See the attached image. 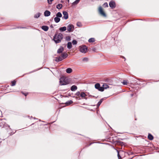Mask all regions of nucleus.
Masks as SVG:
<instances>
[{
  "mask_svg": "<svg viewBox=\"0 0 159 159\" xmlns=\"http://www.w3.org/2000/svg\"><path fill=\"white\" fill-rule=\"evenodd\" d=\"M63 38V36L61 33H56L54 36L53 40L56 43H59Z\"/></svg>",
  "mask_w": 159,
  "mask_h": 159,
  "instance_id": "obj_1",
  "label": "nucleus"
},
{
  "mask_svg": "<svg viewBox=\"0 0 159 159\" xmlns=\"http://www.w3.org/2000/svg\"><path fill=\"white\" fill-rule=\"evenodd\" d=\"M80 52L85 53L87 51V48L85 45L81 46L80 47Z\"/></svg>",
  "mask_w": 159,
  "mask_h": 159,
  "instance_id": "obj_2",
  "label": "nucleus"
},
{
  "mask_svg": "<svg viewBox=\"0 0 159 159\" xmlns=\"http://www.w3.org/2000/svg\"><path fill=\"white\" fill-rule=\"evenodd\" d=\"M98 12L99 14L103 16L106 17V14L102 8L101 6L99 7Z\"/></svg>",
  "mask_w": 159,
  "mask_h": 159,
  "instance_id": "obj_3",
  "label": "nucleus"
},
{
  "mask_svg": "<svg viewBox=\"0 0 159 159\" xmlns=\"http://www.w3.org/2000/svg\"><path fill=\"white\" fill-rule=\"evenodd\" d=\"M67 28V31L70 32H73L74 29V25L70 24L68 25Z\"/></svg>",
  "mask_w": 159,
  "mask_h": 159,
  "instance_id": "obj_4",
  "label": "nucleus"
},
{
  "mask_svg": "<svg viewBox=\"0 0 159 159\" xmlns=\"http://www.w3.org/2000/svg\"><path fill=\"white\" fill-rule=\"evenodd\" d=\"M110 7L111 8H114L116 7L115 3L113 1H111L109 3Z\"/></svg>",
  "mask_w": 159,
  "mask_h": 159,
  "instance_id": "obj_5",
  "label": "nucleus"
},
{
  "mask_svg": "<svg viewBox=\"0 0 159 159\" xmlns=\"http://www.w3.org/2000/svg\"><path fill=\"white\" fill-rule=\"evenodd\" d=\"M63 17L66 20L68 18V13L66 11H63Z\"/></svg>",
  "mask_w": 159,
  "mask_h": 159,
  "instance_id": "obj_6",
  "label": "nucleus"
},
{
  "mask_svg": "<svg viewBox=\"0 0 159 159\" xmlns=\"http://www.w3.org/2000/svg\"><path fill=\"white\" fill-rule=\"evenodd\" d=\"M42 29L45 31H47L49 29L48 27L46 25L42 26L41 27Z\"/></svg>",
  "mask_w": 159,
  "mask_h": 159,
  "instance_id": "obj_7",
  "label": "nucleus"
},
{
  "mask_svg": "<svg viewBox=\"0 0 159 159\" xmlns=\"http://www.w3.org/2000/svg\"><path fill=\"white\" fill-rule=\"evenodd\" d=\"M51 13L50 11L48 10H46L44 12V15L45 16H48L50 15Z\"/></svg>",
  "mask_w": 159,
  "mask_h": 159,
  "instance_id": "obj_8",
  "label": "nucleus"
},
{
  "mask_svg": "<svg viewBox=\"0 0 159 159\" xmlns=\"http://www.w3.org/2000/svg\"><path fill=\"white\" fill-rule=\"evenodd\" d=\"M63 60V58L61 56H60L58 57H56L55 61L57 62L61 61Z\"/></svg>",
  "mask_w": 159,
  "mask_h": 159,
  "instance_id": "obj_9",
  "label": "nucleus"
},
{
  "mask_svg": "<svg viewBox=\"0 0 159 159\" xmlns=\"http://www.w3.org/2000/svg\"><path fill=\"white\" fill-rule=\"evenodd\" d=\"M67 28L65 26L60 27L59 29V30L61 32H63L66 31Z\"/></svg>",
  "mask_w": 159,
  "mask_h": 159,
  "instance_id": "obj_10",
  "label": "nucleus"
},
{
  "mask_svg": "<svg viewBox=\"0 0 159 159\" xmlns=\"http://www.w3.org/2000/svg\"><path fill=\"white\" fill-rule=\"evenodd\" d=\"M77 89V87L75 85H73L71 88V90L72 91H75Z\"/></svg>",
  "mask_w": 159,
  "mask_h": 159,
  "instance_id": "obj_11",
  "label": "nucleus"
},
{
  "mask_svg": "<svg viewBox=\"0 0 159 159\" xmlns=\"http://www.w3.org/2000/svg\"><path fill=\"white\" fill-rule=\"evenodd\" d=\"M63 51V48L62 47H61L57 50V53H61Z\"/></svg>",
  "mask_w": 159,
  "mask_h": 159,
  "instance_id": "obj_12",
  "label": "nucleus"
},
{
  "mask_svg": "<svg viewBox=\"0 0 159 159\" xmlns=\"http://www.w3.org/2000/svg\"><path fill=\"white\" fill-rule=\"evenodd\" d=\"M80 96L82 98H85V97L87 96V95L84 92H82L80 93Z\"/></svg>",
  "mask_w": 159,
  "mask_h": 159,
  "instance_id": "obj_13",
  "label": "nucleus"
},
{
  "mask_svg": "<svg viewBox=\"0 0 159 159\" xmlns=\"http://www.w3.org/2000/svg\"><path fill=\"white\" fill-rule=\"evenodd\" d=\"M148 138L149 140H152L153 139V137L151 134H149L148 136Z\"/></svg>",
  "mask_w": 159,
  "mask_h": 159,
  "instance_id": "obj_14",
  "label": "nucleus"
},
{
  "mask_svg": "<svg viewBox=\"0 0 159 159\" xmlns=\"http://www.w3.org/2000/svg\"><path fill=\"white\" fill-rule=\"evenodd\" d=\"M41 15V13L39 12H38L34 15V17L35 18H38Z\"/></svg>",
  "mask_w": 159,
  "mask_h": 159,
  "instance_id": "obj_15",
  "label": "nucleus"
},
{
  "mask_svg": "<svg viewBox=\"0 0 159 159\" xmlns=\"http://www.w3.org/2000/svg\"><path fill=\"white\" fill-rule=\"evenodd\" d=\"M54 21L56 23H58V22H59L60 21V19L59 17H56L54 18Z\"/></svg>",
  "mask_w": 159,
  "mask_h": 159,
  "instance_id": "obj_16",
  "label": "nucleus"
},
{
  "mask_svg": "<svg viewBox=\"0 0 159 159\" xmlns=\"http://www.w3.org/2000/svg\"><path fill=\"white\" fill-rule=\"evenodd\" d=\"M72 70L70 68H68L66 70V72L67 73H70L72 72Z\"/></svg>",
  "mask_w": 159,
  "mask_h": 159,
  "instance_id": "obj_17",
  "label": "nucleus"
},
{
  "mask_svg": "<svg viewBox=\"0 0 159 159\" xmlns=\"http://www.w3.org/2000/svg\"><path fill=\"white\" fill-rule=\"evenodd\" d=\"M67 47L69 49H70L72 48V43L70 42H69L67 43Z\"/></svg>",
  "mask_w": 159,
  "mask_h": 159,
  "instance_id": "obj_18",
  "label": "nucleus"
},
{
  "mask_svg": "<svg viewBox=\"0 0 159 159\" xmlns=\"http://www.w3.org/2000/svg\"><path fill=\"white\" fill-rule=\"evenodd\" d=\"M68 55L67 53H64L62 54L61 55V57L63 59H64L65 58H66L67 57Z\"/></svg>",
  "mask_w": 159,
  "mask_h": 159,
  "instance_id": "obj_19",
  "label": "nucleus"
},
{
  "mask_svg": "<svg viewBox=\"0 0 159 159\" xmlns=\"http://www.w3.org/2000/svg\"><path fill=\"white\" fill-rule=\"evenodd\" d=\"M62 7V5L61 4H59L57 6V8L60 9H61Z\"/></svg>",
  "mask_w": 159,
  "mask_h": 159,
  "instance_id": "obj_20",
  "label": "nucleus"
},
{
  "mask_svg": "<svg viewBox=\"0 0 159 159\" xmlns=\"http://www.w3.org/2000/svg\"><path fill=\"white\" fill-rule=\"evenodd\" d=\"M103 87L104 89H106L107 88H109L108 85L106 83L103 84Z\"/></svg>",
  "mask_w": 159,
  "mask_h": 159,
  "instance_id": "obj_21",
  "label": "nucleus"
},
{
  "mask_svg": "<svg viewBox=\"0 0 159 159\" xmlns=\"http://www.w3.org/2000/svg\"><path fill=\"white\" fill-rule=\"evenodd\" d=\"M62 15L60 12H58L56 14V17H62Z\"/></svg>",
  "mask_w": 159,
  "mask_h": 159,
  "instance_id": "obj_22",
  "label": "nucleus"
},
{
  "mask_svg": "<svg viewBox=\"0 0 159 159\" xmlns=\"http://www.w3.org/2000/svg\"><path fill=\"white\" fill-rule=\"evenodd\" d=\"M103 100V99H101L98 102V103L97 104V107H98L101 104V103L102 102Z\"/></svg>",
  "mask_w": 159,
  "mask_h": 159,
  "instance_id": "obj_23",
  "label": "nucleus"
},
{
  "mask_svg": "<svg viewBox=\"0 0 159 159\" xmlns=\"http://www.w3.org/2000/svg\"><path fill=\"white\" fill-rule=\"evenodd\" d=\"M100 87V85L98 83L96 84L95 85V88L97 89H99V88Z\"/></svg>",
  "mask_w": 159,
  "mask_h": 159,
  "instance_id": "obj_24",
  "label": "nucleus"
},
{
  "mask_svg": "<svg viewBox=\"0 0 159 159\" xmlns=\"http://www.w3.org/2000/svg\"><path fill=\"white\" fill-rule=\"evenodd\" d=\"M95 41V39L93 38H91L89 39V43L93 42Z\"/></svg>",
  "mask_w": 159,
  "mask_h": 159,
  "instance_id": "obj_25",
  "label": "nucleus"
},
{
  "mask_svg": "<svg viewBox=\"0 0 159 159\" xmlns=\"http://www.w3.org/2000/svg\"><path fill=\"white\" fill-rule=\"evenodd\" d=\"M72 102H73L71 100H70V101H68L66 103V104L67 105H69L71 104V103H72Z\"/></svg>",
  "mask_w": 159,
  "mask_h": 159,
  "instance_id": "obj_26",
  "label": "nucleus"
},
{
  "mask_svg": "<svg viewBox=\"0 0 159 159\" xmlns=\"http://www.w3.org/2000/svg\"><path fill=\"white\" fill-rule=\"evenodd\" d=\"M122 83L124 85H127L128 84V81L127 80H124Z\"/></svg>",
  "mask_w": 159,
  "mask_h": 159,
  "instance_id": "obj_27",
  "label": "nucleus"
},
{
  "mask_svg": "<svg viewBox=\"0 0 159 159\" xmlns=\"http://www.w3.org/2000/svg\"><path fill=\"white\" fill-rule=\"evenodd\" d=\"M66 40L69 41L70 40V37L69 36H67L65 38Z\"/></svg>",
  "mask_w": 159,
  "mask_h": 159,
  "instance_id": "obj_28",
  "label": "nucleus"
},
{
  "mask_svg": "<svg viewBox=\"0 0 159 159\" xmlns=\"http://www.w3.org/2000/svg\"><path fill=\"white\" fill-rule=\"evenodd\" d=\"M98 90L100 91H103L104 90L103 87H100L99 89H98Z\"/></svg>",
  "mask_w": 159,
  "mask_h": 159,
  "instance_id": "obj_29",
  "label": "nucleus"
},
{
  "mask_svg": "<svg viewBox=\"0 0 159 159\" xmlns=\"http://www.w3.org/2000/svg\"><path fill=\"white\" fill-rule=\"evenodd\" d=\"M63 80V78H61V79H60V83L61 84V85H65V84H65V83H63V82H62V81Z\"/></svg>",
  "mask_w": 159,
  "mask_h": 159,
  "instance_id": "obj_30",
  "label": "nucleus"
},
{
  "mask_svg": "<svg viewBox=\"0 0 159 159\" xmlns=\"http://www.w3.org/2000/svg\"><path fill=\"white\" fill-rule=\"evenodd\" d=\"M16 84V81L15 80L11 82V86H15Z\"/></svg>",
  "mask_w": 159,
  "mask_h": 159,
  "instance_id": "obj_31",
  "label": "nucleus"
},
{
  "mask_svg": "<svg viewBox=\"0 0 159 159\" xmlns=\"http://www.w3.org/2000/svg\"><path fill=\"white\" fill-rule=\"evenodd\" d=\"M103 6L104 7H108V5L107 2H105L104 3L103 5Z\"/></svg>",
  "mask_w": 159,
  "mask_h": 159,
  "instance_id": "obj_32",
  "label": "nucleus"
},
{
  "mask_svg": "<svg viewBox=\"0 0 159 159\" xmlns=\"http://www.w3.org/2000/svg\"><path fill=\"white\" fill-rule=\"evenodd\" d=\"M72 43L73 45H75L77 43V42L75 40H73L72 42Z\"/></svg>",
  "mask_w": 159,
  "mask_h": 159,
  "instance_id": "obj_33",
  "label": "nucleus"
},
{
  "mask_svg": "<svg viewBox=\"0 0 159 159\" xmlns=\"http://www.w3.org/2000/svg\"><path fill=\"white\" fill-rule=\"evenodd\" d=\"M53 0H48V2L49 4H52V2L53 1Z\"/></svg>",
  "mask_w": 159,
  "mask_h": 159,
  "instance_id": "obj_34",
  "label": "nucleus"
},
{
  "mask_svg": "<svg viewBox=\"0 0 159 159\" xmlns=\"http://www.w3.org/2000/svg\"><path fill=\"white\" fill-rule=\"evenodd\" d=\"M88 59L87 58H83V61H88Z\"/></svg>",
  "mask_w": 159,
  "mask_h": 159,
  "instance_id": "obj_35",
  "label": "nucleus"
},
{
  "mask_svg": "<svg viewBox=\"0 0 159 159\" xmlns=\"http://www.w3.org/2000/svg\"><path fill=\"white\" fill-rule=\"evenodd\" d=\"M77 25L79 26V27H80L81 26V23H80V22H77Z\"/></svg>",
  "mask_w": 159,
  "mask_h": 159,
  "instance_id": "obj_36",
  "label": "nucleus"
},
{
  "mask_svg": "<svg viewBox=\"0 0 159 159\" xmlns=\"http://www.w3.org/2000/svg\"><path fill=\"white\" fill-rule=\"evenodd\" d=\"M80 95V92H77L76 93L75 95L77 96H79Z\"/></svg>",
  "mask_w": 159,
  "mask_h": 159,
  "instance_id": "obj_37",
  "label": "nucleus"
},
{
  "mask_svg": "<svg viewBox=\"0 0 159 159\" xmlns=\"http://www.w3.org/2000/svg\"><path fill=\"white\" fill-rule=\"evenodd\" d=\"M117 152H118L117 156H118V157L119 158V159H121L120 156V155H119V152L118 151H117Z\"/></svg>",
  "mask_w": 159,
  "mask_h": 159,
  "instance_id": "obj_38",
  "label": "nucleus"
},
{
  "mask_svg": "<svg viewBox=\"0 0 159 159\" xmlns=\"http://www.w3.org/2000/svg\"><path fill=\"white\" fill-rule=\"evenodd\" d=\"M78 2H76V1H75L73 3H72V5H75V4H78Z\"/></svg>",
  "mask_w": 159,
  "mask_h": 159,
  "instance_id": "obj_39",
  "label": "nucleus"
},
{
  "mask_svg": "<svg viewBox=\"0 0 159 159\" xmlns=\"http://www.w3.org/2000/svg\"><path fill=\"white\" fill-rule=\"evenodd\" d=\"M75 1H76V2L79 3V1H80V0H76Z\"/></svg>",
  "mask_w": 159,
  "mask_h": 159,
  "instance_id": "obj_40",
  "label": "nucleus"
},
{
  "mask_svg": "<svg viewBox=\"0 0 159 159\" xmlns=\"http://www.w3.org/2000/svg\"><path fill=\"white\" fill-rule=\"evenodd\" d=\"M92 50H93V51H95V48H93V49Z\"/></svg>",
  "mask_w": 159,
  "mask_h": 159,
  "instance_id": "obj_41",
  "label": "nucleus"
},
{
  "mask_svg": "<svg viewBox=\"0 0 159 159\" xmlns=\"http://www.w3.org/2000/svg\"><path fill=\"white\" fill-rule=\"evenodd\" d=\"M121 57H122V58H124L125 59V58L124 57H123V56H122Z\"/></svg>",
  "mask_w": 159,
  "mask_h": 159,
  "instance_id": "obj_42",
  "label": "nucleus"
},
{
  "mask_svg": "<svg viewBox=\"0 0 159 159\" xmlns=\"http://www.w3.org/2000/svg\"><path fill=\"white\" fill-rule=\"evenodd\" d=\"M50 27H51V28H53V26H52V25H51V26H50Z\"/></svg>",
  "mask_w": 159,
  "mask_h": 159,
  "instance_id": "obj_43",
  "label": "nucleus"
},
{
  "mask_svg": "<svg viewBox=\"0 0 159 159\" xmlns=\"http://www.w3.org/2000/svg\"><path fill=\"white\" fill-rule=\"evenodd\" d=\"M24 95H25V96H26L27 95V94L25 93V94H24Z\"/></svg>",
  "mask_w": 159,
  "mask_h": 159,
  "instance_id": "obj_44",
  "label": "nucleus"
},
{
  "mask_svg": "<svg viewBox=\"0 0 159 159\" xmlns=\"http://www.w3.org/2000/svg\"><path fill=\"white\" fill-rule=\"evenodd\" d=\"M133 96V94H131V96Z\"/></svg>",
  "mask_w": 159,
  "mask_h": 159,
  "instance_id": "obj_45",
  "label": "nucleus"
},
{
  "mask_svg": "<svg viewBox=\"0 0 159 159\" xmlns=\"http://www.w3.org/2000/svg\"><path fill=\"white\" fill-rule=\"evenodd\" d=\"M22 93H23V94H24L23 93V92H22Z\"/></svg>",
  "mask_w": 159,
  "mask_h": 159,
  "instance_id": "obj_46",
  "label": "nucleus"
},
{
  "mask_svg": "<svg viewBox=\"0 0 159 159\" xmlns=\"http://www.w3.org/2000/svg\"><path fill=\"white\" fill-rule=\"evenodd\" d=\"M94 0H92V1H93Z\"/></svg>",
  "mask_w": 159,
  "mask_h": 159,
  "instance_id": "obj_47",
  "label": "nucleus"
}]
</instances>
